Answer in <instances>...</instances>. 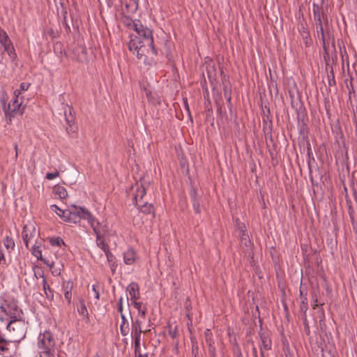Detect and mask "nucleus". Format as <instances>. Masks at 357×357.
Masks as SVG:
<instances>
[{
  "instance_id": "1",
  "label": "nucleus",
  "mask_w": 357,
  "mask_h": 357,
  "mask_svg": "<svg viewBox=\"0 0 357 357\" xmlns=\"http://www.w3.org/2000/svg\"><path fill=\"white\" fill-rule=\"evenodd\" d=\"M0 310L2 313L8 317L10 320L22 317L23 312L18 306L17 301L12 296L3 295L0 296Z\"/></svg>"
},
{
  "instance_id": "2",
  "label": "nucleus",
  "mask_w": 357,
  "mask_h": 357,
  "mask_svg": "<svg viewBox=\"0 0 357 357\" xmlns=\"http://www.w3.org/2000/svg\"><path fill=\"white\" fill-rule=\"evenodd\" d=\"M6 328L13 342L19 343L26 336L27 324L22 319V317H20L19 319L10 320Z\"/></svg>"
},
{
  "instance_id": "3",
  "label": "nucleus",
  "mask_w": 357,
  "mask_h": 357,
  "mask_svg": "<svg viewBox=\"0 0 357 357\" xmlns=\"http://www.w3.org/2000/svg\"><path fill=\"white\" fill-rule=\"evenodd\" d=\"M38 347L41 350L40 357H55V342L50 331H45L38 336Z\"/></svg>"
},
{
  "instance_id": "4",
  "label": "nucleus",
  "mask_w": 357,
  "mask_h": 357,
  "mask_svg": "<svg viewBox=\"0 0 357 357\" xmlns=\"http://www.w3.org/2000/svg\"><path fill=\"white\" fill-rule=\"evenodd\" d=\"M22 99L23 97L20 96V91H15L13 99L8 104V107H9V115L22 114L24 109V108L22 107L23 103Z\"/></svg>"
},
{
  "instance_id": "5",
  "label": "nucleus",
  "mask_w": 357,
  "mask_h": 357,
  "mask_svg": "<svg viewBox=\"0 0 357 357\" xmlns=\"http://www.w3.org/2000/svg\"><path fill=\"white\" fill-rule=\"evenodd\" d=\"M17 349V343L10 339L7 340L0 337V355L4 357H10L14 355Z\"/></svg>"
},
{
  "instance_id": "6",
  "label": "nucleus",
  "mask_w": 357,
  "mask_h": 357,
  "mask_svg": "<svg viewBox=\"0 0 357 357\" xmlns=\"http://www.w3.org/2000/svg\"><path fill=\"white\" fill-rule=\"evenodd\" d=\"M38 234L33 223L29 222L24 226L22 236L26 248H29V243L35 240Z\"/></svg>"
},
{
  "instance_id": "7",
  "label": "nucleus",
  "mask_w": 357,
  "mask_h": 357,
  "mask_svg": "<svg viewBox=\"0 0 357 357\" xmlns=\"http://www.w3.org/2000/svg\"><path fill=\"white\" fill-rule=\"evenodd\" d=\"M88 223L92 227L93 232L96 236L100 235H105L108 231V227L104 222H100L97 220L92 214L90 216V218L87 220Z\"/></svg>"
},
{
  "instance_id": "8",
  "label": "nucleus",
  "mask_w": 357,
  "mask_h": 357,
  "mask_svg": "<svg viewBox=\"0 0 357 357\" xmlns=\"http://www.w3.org/2000/svg\"><path fill=\"white\" fill-rule=\"evenodd\" d=\"M138 35L146 40L147 45L151 47L152 54L156 55L158 52L157 50L153 46V39L151 30L147 27H144Z\"/></svg>"
},
{
  "instance_id": "9",
  "label": "nucleus",
  "mask_w": 357,
  "mask_h": 357,
  "mask_svg": "<svg viewBox=\"0 0 357 357\" xmlns=\"http://www.w3.org/2000/svg\"><path fill=\"white\" fill-rule=\"evenodd\" d=\"M64 116H65V120L68 126L66 128L67 132H74L77 128L76 126H74V121L75 119L74 116L72 115V108L67 105L64 110Z\"/></svg>"
},
{
  "instance_id": "10",
  "label": "nucleus",
  "mask_w": 357,
  "mask_h": 357,
  "mask_svg": "<svg viewBox=\"0 0 357 357\" xmlns=\"http://www.w3.org/2000/svg\"><path fill=\"white\" fill-rule=\"evenodd\" d=\"M68 210L78 216L80 219L82 218L86 220H88L91 215L86 208L81 206H73L72 208Z\"/></svg>"
},
{
  "instance_id": "11",
  "label": "nucleus",
  "mask_w": 357,
  "mask_h": 357,
  "mask_svg": "<svg viewBox=\"0 0 357 357\" xmlns=\"http://www.w3.org/2000/svg\"><path fill=\"white\" fill-rule=\"evenodd\" d=\"M133 189L135 190V193L133 195V202L135 205H137V202L142 203L144 201L142 200L144 196L146 195V190L144 186L140 185L139 184H136Z\"/></svg>"
},
{
  "instance_id": "12",
  "label": "nucleus",
  "mask_w": 357,
  "mask_h": 357,
  "mask_svg": "<svg viewBox=\"0 0 357 357\" xmlns=\"http://www.w3.org/2000/svg\"><path fill=\"white\" fill-rule=\"evenodd\" d=\"M0 43L4 47L5 51L10 54L13 49L11 43L7 33L3 30H0Z\"/></svg>"
},
{
  "instance_id": "13",
  "label": "nucleus",
  "mask_w": 357,
  "mask_h": 357,
  "mask_svg": "<svg viewBox=\"0 0 357 357\" xmlns=\"http://www.w3.org/2000/svg\"><path fill=\"white\" fill-rule=\"evenodd\" d=\"M138 210L147 215H151L152 217L154 216V208L152 204H148L147 202H143L142 203L137 202V205H135Z\"/></svg>"
},
{
  "instance_id": "14",
  "label": "nucleus",
  "mask_w": 357,
  "mask_h": 357,
  "mask_svg": "<svg viewBox=\"0 0 357 357\" xmlns=\"http://www.w3.org/2000/svg\"><path fill=\"white\" fill-rule=\"evenodd\" d=\"M73 282L70 280L64 281L62 284V289L64 293V297L68 303H70L71 301V291L73 289Z\"/></svg>"
},
{
  "instance_id": "15",
  "label": "nucleus",
  "mask_w": 357,
  "mask_h": 357,
  "mask_svg": "<svg viewBox=\"0 0 357 357\" xmlns=\"http://www.w3.org/2000/svg\"><path fill=\"white\" fill-rule=\"evenodd\" d=\"M127 291L129 293L130 300H137L139 296V285L136 282H131L127 287Z\"/></svg>"
},
{
  "instance_id": "16",
  "label": "nucleus",
  "mask_w": 357,
  "mask_h": 357,
  "mask_svg": "<svg viewBox=\"0 0 357 357\" xmlns=\"http://www.w3.org/2000/svg\"><path fill=\"white\" fill-rule=\"evenodd\" d=\"M123 261L127 265H132L136 261V253L132 249H129L123 253Z\"/></svg>"
},
{
  "instance_id": "17",
  "label": "nucleus",
  "mask_w": 357,
  "mask_h": 357,
  "mask_svg": "<svg viewBox=\"0 0 357 357\" xmlns=\"http://www.w3.org/2000/svg\"><path fill=\"white\" fill-rule=\"evenodd\" d=\"M105 256L107 257V261L108 262L109 266L110 268V270L112 271V275H114L116 272V269L117 268V262L115 256L111 252V251L107 252L105 254Z\"/></svg>"
},
{
  "instance_id": "18",
  "label": "nucleus",
  "mask_w": 357,
  "mask_h": 357,
  "mask_svg": "<svg viewBox=\"0 0 357 357\" xmlns=\"http://www.w3.org/2000/svg\"><path fill=\"white\" fill-rule=\"evenodd\" d=\"M261 344L260 346L261 355L264 357V351L269 350L271 348V341L268 337L264 334L260 335Z\"/></svg>"
},
{
  "instance_id": "19",
  "label": "nucleus",
  "mask_w": 357,
  "mask_h": 357,
  "mask_svg": "<svg viewBox=\"0 0 357 357\" xmlns=\"http://www.w3.org/2000/svg\"><path fill=\"white\" fill-rule=\"evenodd\" d=\"M105 235L96 236V245L98 248H100L106 254L107 252H109V245L105 243Z\"/></svg>"
},
{
  "instance_id": "20",
  "label": "nucleus",
  "mask_w": 357,
  "mask_h": 357,
  "mask_svg": "<svg viewBox=\"0 0 357 357\" xmlns=\"http://www.w3.org/2000/svg\"><path fill=\"white\" fill-rule=\"evenodd\" d=\"M31 251V254L34 257H36L38 259L41 260L47 264V262L45 261V259H43V257L42 256V250L40 248V246L39 245H38V243L36 241V244L32 247Z\"/></svg>"
},
{
  "instance_id": "21",
  "label": "nucleus",
  "mask_w": 357,
  "mask_h": 357,
  "mask_svg": "<svg viewBox=\"0 0 357 357\" xmlns=\"http://www.w3.org/2000/svg\"><path fill=\"white\" fill-rule=\"evenodd\" d=\"M43 291L45 294V296L49 300H53L54 294L53 290L50 288V285L47 284V280L45 278H43Z\"/></svg>"
},
{
  "instance_id": "22",
  "label": "nucleus",
  "mask_w": 357,
  "mask_h": 357,
  "mask_svg": "<svg viewBox=\"0 0 357 357\" xmlns=\"http://www.w3.org/2000/svg\"><path fill=\"white\" fill-rule=\"evenodd\" d=\"M77 312L79 315L82 316L86 319H89V312L83 300L79 301V305L77 306Z\"/></svg>"
},
{
  "instance_id": "23",
  "label": "nucleus",
  "mask_w": 357,
  "mask_h": 357,
  "mask_svg": "<svg viewBox=\"0 0 357 357\" xmlns=\"http://www.w3.org/2000/svg\"><path fill=\"white\" fill-rule=\"evenodd\" d=\"M54 194L60 199H65L68 196V192L66 188L61 185H56L53 190Z\"/></svg>"
},
{
  "instance_id": "24",
  "label": "nucleus",
  "mask_w": 357,
  "mask_h": 357,
  "mask_svg": "<svg viewBox=\"0 0 357 357\" xmlns=\"http://www.w3.org/2000/svg\"><path fill=\"white\" fill-rule=\"evenodd\" d=\"M139 47L136 52V56L139 59H144V62H146V52H149L144 45H141V42H139Z\"/></svg>"
},
{
  "instance_id": "25",
  "label": "nucleus",
  "mask_w": 357,
  "mask_h": 357,
  "mask_svg": "<svg viewBox=\"0 0 357 357\" xmlns=\"http://www.w3.org/2000/svg\"><path fill=\"white\" fill-rule=\"evenodd\" d=\"M8 95L6 93H2L0 96V102L4 112L5 114L7 116L9 113V107L7 105Z\"/></svg>"
},
{
  "instance_id": "26",
  "label": "nucleus",
  "mask_w": 357,
  "mask_h": 357,
  "mask_svg": "<svg viewBox=\"0 0 357 357\" xmlns=\"http://www.w3.org/2000/svg\"><path fill=\"white\" fill-rule=\"evenodd\" d=\"M3 243L5 248L8 250V252H10L12 250H14L15 245L14 240L11 237L8 236H6L3 241Z\"/></svg>"
},
{
  "instance_id": "27",
  "label": "nucleus",
  "mask_w": 357,
  "mask_h": 357,
  "mask_svg": "<svg viewBox=\"0 0 357 357\" xmlns=\"http://www.w3.org/2000/svg\"><path fill=\"white\" fill-rule=\"evenodd\" d=\"M63 213L67 214L66 218H65V222L75 224V223L78 222L80 220V218L78 216L75 215L71 211H68L66 212H63Z\"/></svg>"
},
{
  "instance_id": "28",
  "label": "nucleus",
  "mask_w": 357,
  "mask_h": 357,
  "mask_svg": "<svg viewBox=\"0 0 357 357\" xmlns=\"http://www.w3.org/2000/svg\"><path fill=\"white\" fill-rule=\"evenodd\" d=\"M313 13L314 17L316 23H319L321 21V17L323 15V12L321 10L320 8L317 5H313Z\"/></svg>"
},
{
  "instance_id": "29",
  "label": "nucleus",
  "mask_w": 357,
  "mask_h": 357,
  "mask_svg": "<svg viewBox=\"0 0 357 357\" xmlns=\"http://www.w3.org/2000/svg\"><path fill=\"white\" fill-rule=\"evenodd\" d=\"M132 333H134V337H141L142 331L141 328V322L137 320L132 325Z\"/></svg>"
},
{
  "instance_id": "30",
  "label": "nucleus",
  "mask_w": 357,
  "mask_h": 357,
  "mask_svg": "<svg viewBox=\"0 0 357 357\" xmlns=\"http://www.w3.org/2000/svg\"><path fill=\"white\" fill-rule=\"evenodd\" d=\"M126 7L128 9H132V10H135L137 8L138 1L139 0H124Z\"/></svg>"
},
{
  "instance_id": "31",
  "label": "nucleus",
  "mask_w": 357,
  "mask_h": 357,
  "mask_svg": "<svg viewBox=\"0 0 357 357\" xmlns=\"http://www.w3.org/2000/svg\"><path fill=\"white\" fill-rule=\"evenodd\" d=\"M135 339V356H139V357H141V351H140V340L141 337H134Z\"/></svg>"
},
{
  "instance_id": "32",
  "label": "nucleus",
  "mask_w": 357,
  "mask_h": 357,
  "mask_svg": "<svg viewBox=\"0 0 357 357\" xmlns=\"http://www.w3.org/2000/svg\"><path fill=\"white\" fill-rule=\"evenodd\" d=\"M50 243L53 246L56 245L61 247V245H66L63 240L60 237L50 238Z\"/></svg>"
},
{
  "instance_id": "33",
  "label": "nucleus",
  "mask_w": 357,
  "mask_h": 357,
  "mask_svg": "<svg viewBox=\"0 0 357 357\" xmlns=\"http://www.w3.org/2000/svg\"><path fill=\"white\" fill-rule=\"evenodd\" d=\"M139 47V43H137L135 40H131L130 43L128 44V49L130 51L133 52L135 54V52H137L138 48Z\"/></svg>"
},
{
  "instance_id": "34",
  "label": "nucleus",
  "mask_w": 357,
  "mask_h": 357,
  "mask_svg": "<svg viewBox=\"0 0 357 357\" xmlns=\"http://www.w3.org/2000/svg\"><path fill=\"white\" fill-rule=\"evenodd\" d=\"M33 270L34 276L37 279L39 278H41L43 279V278H45L44 273L40 268L35 266L33 267Z\"/></svg>"
},
{
  "instance_id": "35",
  "label": "nucleus",
  "mask_w": 357,
  "mask_h": 357,
  "mask_svg": "<svg viewBox=\"0 0 357 357\" xmlns=\"http://www.w3.org/2000/svg\"><path fill=\"white\" fill-rule=\"evenodd\" d=\"M31 84L28 82H22L20 85V89H16L15 91H20V96H21L22 93L23 91H27L29 88L30 87Z\"/></svg>"
},
{
  "instance_id": "36",
  "label": "nucleus",
  "mask_w": 357,
  "mask_h": 357,
  "mask_svg": "<svg viewBox=\"0 0 357 357\" xmlns=\"http://www.w3.org/2000/svg\"><path fill=\"white\" fill-rule=\"evenodd\" d=\"M316 28L317 31V35L319 36L321 35V39L324 40V29L322 26V22L316 23Z\"/></svg>"
},
{
  "instance_id": "37",
  "label": "nucleus",
  "mask_w": 357,
  "mask_h": 357,
  "mask_svg": "<svg viewBox=\"0 0 357 357\" xmlns=\"http://www.w3.org/2000/svg\"><path fill=\"white\" fill-rule=\"evenodd\" d=\"M133 29L137 33V34L139 33V32L141 31L142 29H144V26L140 23L139 21H137V22H135L134 21L133 22Z\"/></svg>"
},
{
  "instance_id": "38",
  "label": "nucleus",
  "mask_w": 357,
  "mask_h": 357,
  "mask_svg": "<svg viewBox=\"0 0 357 357\" xmlns=\"http://www.w3.org/2000/svg\"><path fill=\"white\" fill-rule=\"evenodd\" d=\"M193 209L196 213H199L201 211L200 203L199 199L192 200Z\"/></svg>"
},
{
  "instance_id": "39",
  "label": "nucleus",
  "mask_w": 357,
  "mask_h": 357,
  "mask_svg": "<svg viewBox=\"0 0 357 357\" xmlns=\"http://www.w3.org/2000/svg\"><path fill=\"white\" fill-rule=\"evenodd\" d=\"M58 176H59V172L57 171H56L54 172L47 173L46 174V178L48 180H52V179L56 178Z\"/></svg>"
},
{
  "instance_id": "40",
  "label": "nucleus",
  "mask_w": 357,
  "mask_h": 357,
  "mask_svg": "<svg viewBox=\"0 0 357 357\" xmlns=\"http://www.w3.org/2000/svg\"><path fill=\"white\" fill-rule=\"evenodd\" d=\"M66 211H68V210L59 209V211H56V214L59 216H60L63 219V221H65V218H66L67 214L63 213V212H66Z\"/></svg>"
},
{
  "instance_id": "41",
  "label": "nucleus",
  "mask_w": 357,
  "mask_h": 357,
  "mask_svg": "<svg viewBox=\"0 0 357 357\" xmlns=\"http://www.w3.org/2000/svg\"><path fill=\"white\" fill-rule=\"evenodd\" d=\"M131 302L133 306L137 310V311L139 310V309H142V303L137 302V300H132Z\"/></svg>"
},
{
  "instance_id": "42",
  "label": "nucleus",
  "mask_w": 357,
  "mask_h": 357,
  "mask_svg": "<svg viewBox=\"0 0 357 357\" xmlns=\"http://www.w3.org/2000/svg\"><path fill=\"white\" fill-rule=\"evenodd\" d=\"M190 196H191L192 200H195V199H198L197 193V191H196L195 189H194V188L191 189Z\"/></svg>"
},
{
  "instance_id": "43",
  "label": "nucleus",
  "mask_w": 357,
  "mask_h": 357,
  "mask_svg": "<svg viewBox=\"0 0 357 357\" xmlns=\"http://www.w3.org/2000/svg\"><path fill=\"white\" fill-rule=\"evenodd\" d=\"M146 313V310L145 308L139 309V310H138V314L142 319H145Z\"/></svg>"
},
{
  "instance_id": "44",
  "label": "nucleus",
  "mask_w": 357,
  "mask_h": 357,
  "mask_svg": "<svg viewBox=\"0 0 357 357\" xmlns=\"http://www.w3.org/2000/svg\"><path fill=\"white\" fill-rule=\"evenodd\" d=\"M143 89H144V91H145V94H146V96L147 98H148L149 100H150L151 96V90H149V89H146V88H145V87H144V88H143Z\"/></svg>"
},
{
  "instance_id": "45",
  "label": "nucleus",
  "mask_w": 357,
  "mask_h": 357,
  "mask_svg": "<svg viewBox=\"0 0 357 357\" xmlns=\"http://www.w3.org/2000/svg\"><path fill=\"white\" fill-rule=\"evenodd\" d=\"M92 290L95 294V298L96 299H99L100 295H99L98 291L96 289V287L95 285L92 286Z\"/></svg>"
},
{
  "instance_id": "46",
  "label": "nucleus",
  "mask_w": 357,
  "mask_h": 357,
  "mask_svg": "<svg viewBox=\"0 0 357 357\" xmlns=\"http://www.w3.org/2000/svg\"><path fill=\"white\" fill-rule=\"evenodd\" d=\"M122 303H123V298H120L118 301L119 311L120 312H122V310H123Z\"/></svg>"
},
{
  "instance_id": "47",
  "label": "nucleus",
  "mask_w": 357,
  "mask_h": 357,
  "mask_svg": "<svg viewBox=\"0 0 357 357\" xmlns=\"http://www.w3.org/2000/svg\"><path fill=\"white\" fill-rule=\"evenodd\" d=\"M169 333V335H171V337L172 338H174L176 337V332L175 330L174 331L170 330Z\"/></svg>"
},
{
  "instance_id": "48",
  "label": "nucleus",
  "mask_w": 357,
  "mask_h": 357,
  "mask_svg": "<svg viewBox=\"0 0 357 357\" xmlns=\"http://www.w3.org/2000/svg\"><path fill=\"white\" fill-rule=\"evenodd\" d=\"M52 209L56 213V211L60 209L56 205H52L51 206Z\"/></svg>"
},
{
  "instance_id": "49",
  "label": "nucleus",
  "mask_w": 357,
  "mask_h": 357,
  "mask_svg": "<svg viewBox=\"0 0 357 357\" xmlns=\"http://www.w3.org/2000/svg\"><path fill=\"white\" fill-rule=\"evenodd\" d=\"M209 332L210 331L208 329L206 330V331L205 332V335H206V340L208 341V340L210 339L209 338Z\"/></svg>"
},
{
  "instance_id": "50",
  "label": "nucleus",
  "mask_w": 357,
  "mask_h": 357,
  "mask_svg": "<svg viewBox=\"0 0 357 357\" xmlns=\"http://www.w3.org/2000/svg\"><path fill=\"white\" fill-rule=\"evenodd\" d=\"M318 306V302H317V300H314V303H313V305H312V307L314 309H315Z\"/></svg>"
},
{
  "instance_id": "51",
  "label": "nucleus",
  "mask_w": 357,
  "mask_h": 357,
  "mask_svg": "<svg viewBox=\"0 0 357 357\" xmlns=\"http://www.w3.org/2000/svg\"><path fill=\"white\" fill-rule=\"evenodd\" d=\"M121 332L123 335H127V332H126L125 330L123 328V326H121Z\"/></svg>"
},
{
  "instance_id": "52",
  "label": "nucleus",
  "mask_w": 357,
  "mask_h": 357,
  "mask_svg": "<svg viewBox=\"0 0 357 357\" xmlns=\"http://www.w3.org/2000/svg\"><path fill=\"white\" fill-rule=\"evenodd\" d=\"M14 148H15V158H17V155H18V152H17V144H15V145H14Z\"/></svg>"
},
{
  "instance_id": "53",
  "label": "nucleus",
  "mask_w": 357,
  "mask_h": 357,
  "mask_svg": "<svg viewBox=\"0 0 357 357\" xmlns=\"http://www.w3.org/2000/svg\"><path fill=\"white\" fill-rule=\"evenodd\" d=\"M253 354L255 356H257V349L255 347H253Z\"/></svg>"
},
{
  "instance_id": "54",
  "label": "nucleus",
  "mask_w": 357,
  "mask_h": 357,
  "mask_svg": "<svg viewBox=\"0 0 357 357\" xmlns=\"http://www.w3.org/2000/svg\"><path fill=\"white\" fill-rule=\"evenodd\" d=\"M335 82L334 77H333L332 80H329V84L331 85V83Z\"/></svg>"
},
{
  "instance_id": "55",
  "label": "nucleus",
  "mask_w": 357,
  "mask_h": 357,
  "mask_svg": "<svg viewBox=\"0 0 357 357\" xmlns=\"http://www.w3.org/2000/svg\"><path fill=\"white\" fill-rule=\"evenodd\" d=\"M335 82L334 77H333L332 80H329V84L331 85V83Z\"/></svg>"
},
{
  "instance_id": "56",
  "label": "nucleus",
  "mask_w": 357,
  "mask_h": 357,
  "mask_svg": "<svg viewBox=\"0 0 357 357\" xmlns=\"http://www.w3.org/2000/svg\"><path fill=\"white\" fill-rule=\"evenodd\" d=\"M121 317H122V319L124 320L125 319V317L123 314H121Z\"/></svg>"
},
{
  "instance_id": "57",
  "label": "nucleus",
  "mask_w": 357,
  "mask_h": 357,
  "mask_svg": "<svg viewBox=\"0 0 357 357\" xmlns=\"http://www.w3.org/2000/svg\"><path fill=\"white\" fill-rule=\"evenodd\" d=\"M96 357H100L98 354H96Z\"/></svg>"
},
{
  "instance_id": "58",
  "label": "nucleus",
  "mask_w": 357,
  "mask_h": 357,
  "mask_svg": "<svg viewBox=\"0 0 357 357\" xmlns=\"http://www.w3.org/2000/svg\"><path fill=\"white\" fill-rule=\"evenodd\" d=\"M137 357H139V356H137Z\"/></svg>"
}]
</instances>
